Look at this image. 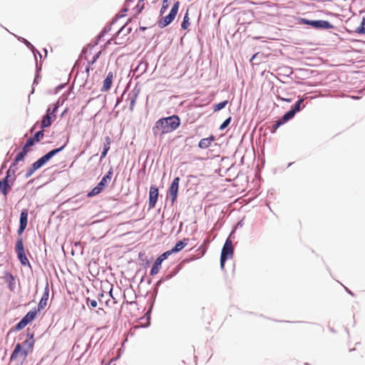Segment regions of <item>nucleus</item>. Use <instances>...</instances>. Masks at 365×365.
Returning <instances> with one entry per match:
<instances>
[{
	"label": "nucleus",
	"instance_id": "c03bdc74",
	"mask_svg": "<svg viewBox=\"0 0 365 365\" xmlns=\"http://www.w3.org/2000/svg\"><path fill=\"white\" fill-rule=\"evenodd\" d=\"M168 6H169L168 1L163 0V4H162V6H161L160 10V14L163 15L165 12V11L168 9Z\"/></svg>",
	"mask_w": 365,
	"mask_h": 365
},
{
	"label": "nucleus",
	"instance_id": "9d476101",
	"mask_svg": "<svg viewBox=\"0 0 365 365\" xmlns=\"http://www.w3.org/2000/svg\"><path fill=\"white\" fill-rule=\"evenodd\" d=\"M159 195L158 187L152 185L149 190V201H148V209L150 210L155 207Z\"/></svg>",
	"mask_w": 365,
	"mask_h": 365
},
{
	"label": "nucleus",
	"instance_id": "412c9836",
	"mask_svg": "<svg viewBox=\"0 0 365 365\" xmlns=\"http://www.w3.org/2000/svg\"><path fill=\"white\" fill-rule=\"evenodd\" d=\"M68 143V138H67L66 143L63 145H61L59 148L51 150L47 153H46V155L51 160L53 157H54L55 155H56L57 154L61 153L65 148V147L66 146Z\"/></svg>",
	"mask_w": 365,
	"mask_h": 365
},
{
	"label": "nucleus",
	"instance_id": "423d86ee",
	"mask_svg": "<svg viewBox=\"0 0 365 365\" xmlns=\"http://www.w3.org/2000/svg\"><path fill=\"white\" fill-rule=\"evenodd\" d=\"M110 181L106 178L104 176L101 181L95 186L91 191L87 193V197H92L100 194L108 185Z\"/></svg>",
	"mask_w": 365,
	"mask_h": 365
},
{
	"label": "nucleus",
	"instance_id": "4be33fe9",
	"mask_svg": "<svg viewBox=\"0 0 365 365\" xmlns=\"http://www.w3.org/2000/svg\"><path fill=\"white\" fill-rule=\"evenodd\" d=\"M289 119L284 114L280 118L276 120L272 125V132L276 131L281 125L288 122Z\"/></svg>",
	"mask_w": 365,
	"mask_h": 365
},
{
	"label": "nucleus",
	"instance_id": "5fc2aeb1",
	"mask_svg": "<svg viewBox=\"0 0 365 365\" xmlns=\"http://www.w3.org/2000/svg\"><path fill=\"white\" fill-rule=\"evenodd\" d=\"M101 52L99 51L97 53H96L93 58H92V60L91 61H89V64H93L97 60L98 58H99V56H101Z\"/></svg>",
	"mask_w": 365,
	"mask_h": 365
},
{
	"label": "nucleus",
	"instance_id": "f257e3e1",
	"mask_svg": "<svg viewBox=\"0 0 365 365\" xmlns=\"http://www.w3.org/2000/svg\"><path fill=\"white\" fill-rule=\"evenodd\" d=\"M180 118L178 115H172L158 119L152 128L154 136H163L165 134L172 133L180 125Z\"/></svg>",
	"mask_w": 365,
	"mask_h": 365
},
{
	"label": "nucleus",
	"instance_id": "4c0bfd02",
	"mask_svg": "<svg viewBox=\"0 0 365 365\" xmlns=\"http://www.w3.org/2000/svg\"><path fill=\"white\" fill-rule=\"evenodd\" d=\"M232 120V117L230 116L227 118H226L222 123L220 125L219 130H224L226 128L229 126Z\"/></svg>",
	"mask_w": 365,
	"mask_h": 365
},
{
	"label": "nucleus",
	"instance_id": "0eeeda50",
	"mask_svg": "<svg viewBox=\"0 0 365 365\" xmlns=\"http://www.w3.org/2000/svg\"><path fill=\"white\" fill-rule=\"evenodd\" d=\"M181 269V266L180 264H178L177 266H175L173 269L172 271L162 277L155 284V287H154V292L155 293V294L158 293V288L159 287L163 284L165 282L170 279L171 278H173L174 276H175L178 272Z\"/></svg>",
	"mask_w": 365,
	"mask_h": 365
},
{
	"label": "nucleus",
	"instance_id": "6ab92c4d",
	"mask_svg": "<svg viewBox=\"0 0 365 365\" xmlns=\"http://www.w3.org/2000/svg\"><path fill=\"white\" fill-rule=\"evenodd\" d=\"M34 334L30 331L29 328L27 329V339L23 342L24 346H27L29 349H33L35 340L34 339Z\"/></svg>",
	"mask_w": 365,
	"mask_h": 365
},
{
	"label": "nucleus",
	"instance_id": "2f4dec72",
	"mask_svg": "<svg viewBox=\"0 0 365 365\" xmlns=\"http://www.w3.org/2000/svg\"><path fill=\"white\" fill-rule=\"evenodd\" d=\"M17 163L13 161L11 165H10L9 168L7 170L6 174H9V175L14 177L16 176L15 173L17 170Z\"/></svg>",
	"mask_w": 365,
	"mask_h": 365
},
{
	"label": "nucleus",
	"instance_id": "0e129e2a",
	"mask_svg": "<svg viewBox=\"0 0 365 365\" xmlns=\"http://www.w3.org/2000/svg\"><path fill=\"white\" fill-rule=\"evenodd\" d=\"M0 194L4 196V184L0 182Z\"/></svg>",
	"mask_w": 365,
	"mask_h": 365
},
{
	"label": "nucleus",
	"instance_id": "aec40b11",
	"mask_svg": "<svg viewBox=\"0 0 365 365\" xmlns=\"http://www.w3.org/2000/svg\"><path fill=\"white\" fill-rule=\"evenodd\" d=\"M215 140V137L213 135H210L208 138H202L200 140L198 143V147L201 149H206L209 148L211 143Z\"/></svg>",
	"mask_w": 365,
	"mask_h": 365
},
{
	"label": "nucleus",
	"instance_id": "bb28decb",
	"mask_svg": "<svg viewBox=\"0 0 365 365\" xmlns=\"http://www.w3.org/2000/svg\"><path fill=\"white\" fill-rule=\"evenodd\" d=\"M15 252L16 254L25 252L24 246V241L22 237H19L16 240V245H15Z\"/></svg>",
	"mask_w": 365,
	"mask_h": 365
},
{
	"label": "nucleus",
	"instance_id": "c756f323",
	"mask_svg": "<svg viewBox=\"0 0 365 365\" xmlns=\"http://www.w3.org/2000/svg\"><path fill=\"white\" fill-rule=\"evenodd\" d=\"M138 93H133L132 94H129V99H130V106H129V110L130 111H133L134 109L135 103L136 102Z\"/></svg>",
	"mask_w": 365,
	"mask_h": 365
},
{
	"label": "nucleus",
	"instance_id": "338daca9",
	"mask_svg": "<svg viewBox=\"0 0 365 365\" xmlns=\"http://www.w3.org/2000/svg\"><path fill=\"white\" fill-rule=\"evenodd\" d=\"M91 64H89V63H88V64L86 66V69H85V71H86V73H87V75H88V74H89V71H90V68H91Z\"/></svg>",
	"mask_w": 365,
	"mask_h": 365
},
{
	"label": "nucleus",
	"instance_id": "7c9ffc66",
	"mask_svg": "<svg viewBox=\"0 0 365 365\" xmlns=\"http://www.w3.org/2000/svg\"><path fill=\"white\" fill-rule=\"evenodd\" d=\"M355 32L358 34H365V17L362 18L360 25L355 29Z\"/></svg>",
	"mask_w": 365,
	"mask_h": 365
},
{
	"label": "nucleus",
	"instance_id": "6e6552de",
	"mask_svg": "<svg viewBox=\"0 0 365 365\" xmlns=\"http://www.w3.org/2000/svg\"><path fill=\"white\" fill-rule=\"evenodd\" d=\"M180 180V179L179 177H175L173 180V181L169 187V194L170 196L172 204H173L177 200L178 195Z\"/></svg>",
	"mask_w": 365,
	"mask_h": 365
},
{
	"label": "nucleus",
	"instance_id": "20e7f679",
	"mask_svg": "<svg viewBox=\"0 0 365 365\" xmlns=\"http://www.w3.org/2000/svg\"><path fill=\"white\" fill-rule=\"evenodd\" d=\"M33 350V349H29L27 346H24V344H19L18 343L11 355V361L14 360H20V361H25L27 358L29 352H31Z\"/></svg>",
	"mask_w": 365,
	"mask_h": 365
},
{
	"label": "nucleus",
	"instance_id": "72a5a7b5",
	"mask_svg": "<svg viewBox=\"0 0 365 365\" xmlns=\"http://www.w3.org/2000/svg\"><path fill=\"white\" fill-rule=\"evenodd\" d=\"M44 135V130L43 129H41V130L36 131L33 136V139L36 142L38 143L41 141V140L43 138Z\"/></svg>",
	"mask_w": 365,
	"mask_h": 365
},
{
	"label": "nucleus",
	"instance_id": "c9c22d12",
	"mask_svg": "<svg viewBox=\"0 0 365 365\" xmlns=\"http://www.w3.org/2000/svg\"><path fill=\"white\" fill-rule=\"evenodd\" d=\"M16 180V176H14L11 180V183L4 184V196L6 197L9 192H10L11 187L14 185V181Z\"/></svg>",
	"mask_w": 365,
	"mask_h": 365
},
{
	"label": "nucleus",
	"instance_id": "c85d7f7f",
	"mask_svg": "<svg viewBox=\"0 0 365 365\" xmlns=\"http://www.w3.org/2000/svg\"><path fill=\"white\" fill-rule=\"evenodd\" d=\"M38 313H39V312L36 310V307H34L29 312H27V314L23 318H21V319H34Z\"/></svg>",
	"mask_w": 365,
	"mask_h": 365
},
{
	"label": "nucleus",
	"instance_id": "f704fd0d",
	"mask_svg": "<svg viewBox=\"0 0 365 365\" xmlns=\"http://www.w3.org/2000/svg\"><path fill=\"white\" fill-rule=\"evenodd\" d=\"M144 5V1L140 2V0L138 1L137 5L133 8V10L135 11L134 16H136L143 11Z\"/></svg>",
	"mask_w": 365,
	"mask_h": 365
},
{
	"label": "nucleus",
	"instance_id": "3c124183",
	"mask_svg": "<svg viewBox=\"0 0 365 365\" xmlns=\"http://www.w3.org/2000/svg\"><path fill=\"white\" fill-rule=\"evenodd\" d=\"M35 172H36V170H34V168H33L31 166H30V167L27 169V170H26V173H25V178H30V177H31V175H32Z\"/></svg>",
	"mask_w": 365,
	"mask_h": 365
},
{
	"label": "nucleus",
	"instance_id": "9b49d317",
	"mask_svg": "<svg viewBox=\"0 0 365 365\" xmlns=\"http://www.w3.org/2000/svg\"><path fill=\"white\" fill-rule=\"evenodd\" d=\"M125 16V14H118L116 15L112 20V21L109 24H107L103 29V30L101 31V33L98 35V36L96 37V41L95 42V45H97L98 44V42L106 34H108L110 30H111V26L113 24H115L117 22V21Z\"/></svg>",
	"mask_w": 365,
	"mask_h": 365
},
{
	"label": "nucleus",
	"instance_id": "2eb2a0df",
	"mask_svg": "<svg viewBox=\"0 0 365 365\" xmlns=\"http://www.w3.org/2000/svg\"><path fill=\"white\" fill-rule=\"evenodd\" d=\"M56 118H53L51 113H50V108H48L46 112V115L43 117L41 122V128L44 129L51 125L52 122Z\"/></svg>",
	"mask_w": 365,
	"mask_h": 365
},
{
	"label": "nucleus",
	"instance_id": "7ed1b4c3",
	"mask_svg": "<svg viewBox=\"0 0 365 365\" xmlns=\"http://www.w3.org/2000/svg\"><path fill=\"white\" fill-rule=\"evenodd\" d=\"M233 254H234V250L232 247V242L230 239V237L229 236L226 239L225 244L222 247V251H221L220 263V268L222 270L225 269V265L226 261L229 258H232L233 256Z\"/></svg>",
	"mask_w": 365,
	"mask_h": 365
},
{
	"label": "nucleus",
	"instance_id": "f8f14e48",
	"mask_svg": "<svg viewBox=\"0 0 365 365\" xmlns=\"http://www.w3.org/2000/svg\"><path fill=\"white\" fill-rule=\"evenodd\" d=\"M306 98H302L300 99H299L295 103L294 105H293L292 106V108H290V110H289L288 111H287L284 115L289 119H292L294 115H296V113L299 111L301 110L302 109V107H301V105L302 103L304 102V101L305 100Z\"/></svg>",
	"mask_w": 365,
	"mask_h": 365
},
{
	"label": "nucleus",
	"instance_id": "b1692460",
	"mask_svg": "<svg viewBox=\"0 0 365 365\" xmlns=\"http://www.w3.org/2000/svg\"><path fill=\"white\" fill-rule=\"evenodd\" d=\"M16 255H17V258L19 260V262L22 266H28L30 268L31 267V264L26 255L25 252H20Z\"/></svg>",
	"mask_w": 365,
	"mask_h": 365
},
{
	"label": "nucleus",
	"instance_id": "6e6d98bb",
	"mask_svg": "<svg viewBox=\"0 0 365 365\" xmlns=\"http://www.w3.org/2000/svg\"><path fill=\"white\" fill-rule=\"evenodd\" d=\"M27 226L26 225H19V228H18V230H17V234L19 235H21L24 232V230H26Z\"/></svg>",
	"mask_w": 365,
	"mask_h": 365
},
{
	"label": "nucleus",
	"instance_id": "f03ea898",
	"mask_svg": "<svg viewBox=\"0 0 365 365\" xmlns=\"http://www.w3.org/2000/svg\"><path fill=\"white\" fill-rule=\"evenodd\" d=\"M179 7L180 1L178 0H175L169 14L167 16H163L158 19V27L160 29H163L170 25L175 19L178 12Z\"/></svg>",
	"mask_w": 365,
	"mask_h": 365
},
{
	"label": "nucleus",
	"instance_id": "e2e57ef3",
	"mask_svg": "<svg viewBox=\"0 0 365 365\" xmlns=\"http://www.w3.org/2000/svg\"><path fill=\"white\" fill-rule=\"evenodd\" d=\"M29 146H26V143L24 145V146L22 147L21 151H24V153L27 154L29 151Z\"/></svg>",
	"mask_w": 365,
	"mask_h": 365
},
{
	"label": "nucleus",
	"instance_id": "4468645a",
	"mask_svg": "<svg viewBox=\"0 0 365 365\" xmlns=\"http://www.w3.org/2000/svg\"><path fill=\"white\" fill-rule=\"evenodd\" d=\"M188 242H189V239L188 238H184L182 240L178 241L175 243V246L172 249L166 251V253H168V255L170 256V255H171L173 253L179 252L184 247H185L187 246V245L188 244Z\"/></svg>",
	"mask_w": 365,
	"mask_h": 365
},
{
	"label": "nucleus",
	"instance_id": "de8ad7c7",
	"mask_svg": "<svg viewBox=\"0 0 365 365\" xmlns=\"http://www.w3.org/2000/svg\"><path fill=\"white\" fill-rule=\"evenodd\" d=\"M113 175V167L111 166V167L110 168V169L108 170V171L105 174L104 177H105L106 178H108V180L109 181H110V180H111V179H112Z\"/></svg>",
	"mask_w": 365,
	"mask_h": 365
},
{
	"label": "nucleus",
	"instance_id": "cd10ccee",
	"mask_svg": "<svg viewBox=\"0 0 365 365\" xmlns=\"http://www.w3.org/2000/svg\"><path fill=\"white\" fill-rule=\"evenodd\" d=\"M190 24V23L189 14H188V10H187L186 13L184 15L182 22L181 24L182 29H183V30L187 29Z\"/></svg>",
	"mask_w": 365,
	"mask_h": 365
},
{
	"label": "nucleus",
	"instance_id": "5701e85b",
	"mask_svg": "<svg viewBox=\"0 0 365 365\" xmlns=\"http://www.w3.org/2000/svg\"><path fill=\"white\" fill-rule=\"evenodd\" d=\"M110 139L108 136H107L105 138L103 149L101 154L100 160H102L104 158H106L108 150H110Z\"/></svg>",
	"mask_w": 365,
	"mask_h": 365
},
{
	"label": "nucleus",
	"instance_id": "ddd939ff",
	"mask_svg": "<svg viewBox=\"0 0 365 365\" xmlns=\"http://www.w3.org/2000/svg\"><path fill=\"white\" fill-rule=\"evenodd\" d=\"M2 278L7 284L8 289L11 292H14L16 289V278L13 274L9 271H5Z\"/></svg>",
	"mask_w": 365,
	"mask_h": 365
},
{
	"label": "nucleus",
	"instance_id": "f3484780",
	"mask_svg": "<svg viewBox=\"0 0 365 365\" xmlns=\"http://www.w3.org/2000/svg\"><path fill=\"white\" fill-rule=\"evenodd\" d=\"M113 72L112 71L108 72L106 78L103 81V84L101 89V92H106L110 88V87L112 86V83H113Z\"/></svg>",
	"mask_w": 365,
	"mask_h": 365
},
{
	"label": "nucleus",
	"instance_id": "a18cd8bd",
	"mask_svg": "<svg viewBox=\"0 0 365 365\" xmlns=\"http://www.w3.org/2000/svg\"><path fill=\"white\" fill-rule=\"evenodd\" d=\"M46 304H47V301L41 299L38 304L37 307H36V310L40 312L41 309H43L46 307Z\"/></svg>",
	"mask_w": 365,
	"mask_h": 365
},
{
	"label": "nucleus",
	"instance_id": "39448f33",
	"mask_svg": "<svg viewBox=\"0 0 365 365\" xmlns=\"http://www.w3.org/2000/svg\"><path fill=\"white\" fill-rule=\"evenodd\" d=\"M300 22L303 24L310 26L317 30H326L333 29L334 26L327 20H311L302 18Z\"/></svg>",
	"mask_w": 365,
	"mask_h": 365
},
{
	"label": "nucleus",
	"instance_id": "393cba45",
	"mask_svg": "<svg viewBox=\"0 0 365 365\" xmlns=\"http://www.w3.org/2000/svg\"><path fill=\"white\" fill-rule=\"evenodd\" d=\"M130 21H131L130 19H128V22L125 23L123 26H122L121 28L118 31V32L115 34V36L108 41L107 44L110 43L111 41H113L118 36H119L120 34L122 33L125 29H126V33L125 34V35L130 34L132 31V28L131 27L126 28V26H127L128 23Z\"/></svg>",
	"mask_w": 365,
	"mask_h": 365
},
{
	"label": "nucleus",
	"instance_id": "8fccbe9b",
	"mask_svg": "<svg viewBox=\"0 0 365 365\" xmlns=\"http://www.w3.org/2000/svg\"><path fill=\"white\" fill-rule=\"evenodd\" d=\"M244 225V218L242 219L241 220H240L237 225L233 227L230 235V237L235 232V230L238 227H242V226Z\"/></svg>",
	"mask_w": 365,
	"mask_h": 365
},
{
	"label": "nucleus",
	"instance_id": "1a4fd4ad",
	"mask_svg": "<svg viewBox=\"0 0 365 365\" xmlns=\"http://www.w3.org/2000/svg\"><path fill=\"white\" fill-rule=\"evenodd\" d=\"M168 253H166V252H165L155 259L150 271V274L151 276L155 275L159 272L162 262L166 259H168Z\"/></svg>",
	"mask_w": 365,
	"mask_h": 365
},
{
	"label": "nucleus",
	"instance_id": "dca6fc26",
	"mask_svg": "<svg viewBox=\"0 0 365 365\" xmlns=\"http://www.w3.org/2000/svg\"><path fill=\"white\" fill-rule=\"evenodd\" d=\"M148 68V63L146 61H141L136 68L133 70V74L137 73V77L145 73Z\"/></svg>",
	"mask_w": 365,
	"mask_h": 365
},
{
	"label": "nucleus",
	"instance_id": "a19ab883",
	"mask_svg": "<svg viewBox=\"0 0 365 365\" xmlns=\"http://www.w3.org/2000/svg\"><path fill=\"white\" fill-rule=\"evenodd\" d=\"M59 106H60L59 101H57V102L53 105V107L52 110L50 108V113H51V115H53V118H56V113L57 112L58 108H59Z\"/></svg>",
	"mask_w": 365,
	"mask_h": 365
},
{
	"label": "nucleus",
	"instance_id": "49530a36",
	"mask_svg": "<svg viewBox=\"0 0 365 365\" xmlns=\"http://www.w3.org/2000/svg\"><path fill=\"white\" fill-rule=\"evenodd\" d=\"M13 177L9 175V174H6L5 177L0 180V182L3 184H9L11 183V180Z\"/></svg>",
	"mask_w": 365,
	"mask_h": 365
},
{
	"label": "nucleus",
	"instance_id": "09e8293b",
	"mask_svg": "<svg viewBox=\"0 0 365 365\" xmlns=\"http://www.w3.org/2000/svg\"><path fill=\"white\" fill-rule=\"evenodd\" d=\"M113 175V167L111 166V167L110 168V169L108 170V171L105 174L104 177H105L106 178H108V180L109 181H110V180H111V179H112Z\"/></svg>",
	"mask_w": 365,
	"mask_h": 365
},
{
	"label": "nucleus",
	"instance_id": "58836bf2",
	"mask_svg": "<svg viewBox=\"0 0 365 365\" xmlns=\"http://www.w3.org/2000/svg\"><path fill=\"white\" fill-rule=\"evenodd\" d=\"M86 303L89 308H95L98 305V302L96 300L91 299L89 297L86 298Z\"/></svg>",
	"mask_w": 365,
	"mask_h": 365
},
{
	"label": "nucleus",
	"instance_id": "a211bd4d",
	"mask_svg": "<svg viewBox=\"0 0 365 365\" xmlns=\"http://www.w3.org/2000/svg\"><path fill=\"white\" fill-rule=\"evenodd\" d=\"M18 39L24 43L26 47L32 51L35 58H36V55H38L40 58H42L41 53L28 40L23 37H18Z\"/></svg>",
	"mask_w": 365,
	"mask_h": 365
},
{
	"label": "nucleus",
	"instance_id": "ea45409f",
	"mask_svg": "<svg viewBox=\"0 0 365 365\" xmlns=\"http://www.w3.org/2000/svg\"><path fill=\"white\" fill-rule=\"evenodd\" d=\"M48 296H49V286H48V283L47 282L44 287V291H43V293L41 299H44L48 302Z\"/></svg>",
	"mask_w": 365,
	"mask_h": 365
},
{
	"label": "nucleus",
	"instance_id": "864d4df0",
	"mask_svg": "<svg viewBox=\"0 0 365 365\" xmlns=\"http://www.w3.org/2000/svg\"><path fill=\"white\" fill-rule=\"evenodd\" d=\"M36 143V142L33 139V138L31 136L26 141V146L32 147Z\"/></svg>",
	"mask_w": 365,
	"mask_h": 365
},
{
	"label": "nucleus",
	"instance_id": "e433bc0d",
	"mask_svg": "<svg viewBox=\"0 0 365 365\" xmlns=\"http://www.w3.org/2000/svg\"><path fill=\"white\" fill-rule=\"evenodd\" d=\"M27 154L24 153V151H20L15 156L14 162L18 164L19 161H23Z\"/></svg>",
	"mask_w": 365,
	"mask_h": 365
},
{
	"label": "nucleus",
	"instance_id": "473e14b6",
	"mask_svg": "<svg viewBox=\"0 0 365 365\" xmlns=\"http://www.w3.org/2000/svg\"><path fill=\"white\" fill-rule=\"evenodd\" d=\"M227 103H228V101L225 100L223 101H221L218 103L215 104L213 106L214 112H217V111H219V110L223 109L224 108H225V106L227 105Z\"/></svg>",
	"mask_w": 365,
	"mask_h": 365
},
{
	"label": "nucleus",
	"instance_id": "13d9d810",
	"mask_svg": "<svg viewBox=\"0 0 365 365\" xmlns=\"http://www.w3.org/2000/svg\"><path fill=\"white\" fill-rule=\"evenodd\" d=\"M34 170H35L36 171L38 169H40L41 168V163H39L38 162V160L35 161L34 163H32V165H31Z\"/></svg>",
	"mask_w": 365,
	"mask_h": 365
},
{
	"label": "nucleus",
	"instance_id": "37998d69",
	"mask_svg": "<svg viewBox=\"0 0 365 365\" xmlns=\"http://www.w3.org/2000/svg\"><path fill=\"white\" fill-rule=\"evenodd\" d=\"M30 321H20L15 327V330L19 331L24 328Z\"/></svg>",
	"mask_w": 365,
	"mask_h": 365
},
{
	"label": "nucleus",
	"instance_id": "69168bd1",
	"mask_svg": "<svg viewBox=\"0 0 365 365\" xmlns=\"http://www.w3.org/2000/svg\"><path fill=\"white\" fill-rule=\"evenodd\" d=\"M279 99L282 101H285V102H288V103H290L292 101V98H282V97H280Z\"/></svg>",
	"mask_w": 365,
	"mask_h": 365
},
{
	"label": "nucleus",
	"instance_id": "bf43d9fd",
	"mask_svg": "<svg viewBox=\"0 0 365 365\" xmlns=\"http://www.w3.org/2000/svg\"><path fill=\"white\" fill-rule=\"evenodd\" d=\"M36 61V74H39L40 71L41 70V66L38 64L37 58H35Z\"/></svg>",
	"mask_w": 365,
	"mask_h": 365
},
{
	"label": "nucleus",
	"instance_id": "680f3d73",
	"mask_svg": "<svg viewBox=\"0 0 365 365\" xmlns=\"http://www.w3.org/2000/svg\"><path fill=\"white\" fill-rule=\"evenodd\" d=\"M138 258L140 260L144 261L146 259V256H145V253L139 252Z\"/></svg>",
	"mask_w": 365,
	"mask_h": 365
},
{
	"label": "nucleus",
	"instance_id": "052dcab7",
	"mask_svg": "<svg viewBox=\"0 0 365 365\" xmlns=\"http://www.w3.org/2000/svg\"><path fill=\"white\" fill-rule=\"evenodd\" d=\"M138 319H150V314L149 312H146L144 316L138 318Z\"/></svg>",
	"mask_w": 365,
	"mask_h": 365
},
{
	"label": "nucleus",
	"instance_id": "79ce46f5",
	"mask_svg": "<svg viewBox=\"0 0 365 365\" xmlns=\"http://www.w3.org/2000/svg\"><path fill=\"white\" fill-rule=\"evenodd\" d=\"M37 160L39 163H41V166L43 167L44 165H46L50 160V159L45 154L43 156H41V158H39Z\"/></svg>",
	"mask_w": 365,
	"mask_h": 365
},
{
	"label": "nucleus",
	"instance_id": "a878e982",
	"mask_svg": "<svg viewBox=\"0 0 365 365\" xmlns=\"http://www.w3.org/2000/svg\"><path fill=\"white\" fill-rule=\"evenodd\" d=\"M28 210L27 209H23L21 211L20 217H19V224L22 225L27 226L28 224Z\"/></svg>",
	"mask_w": 365,
	"mask_h": 365
},
{
	"label": "nucleus",
	"instance_id": "4d7b16f0",
	"mask_svg": "<svg viewBox=\"0 0 365 365\" xmlns=\"http://www.w3.org/2000/svg\"><path fill=\"white\" fill-rule=\"evenodd\" d=\"M36 78H40V75L39 74H36L35 75V78H34V82H33L32 89H31V94L34 93V85L38 83V81L36 80Z\"/></svg>",
	"mask_w": 365,
	"mask_h": 365
},
{
	"label": "nucleus",
	"instance_id": "774afa93",
	"mask_svg": "<svg viewBox=\"0 0 365 365\" xmlns=\"http://www.w3.org/2000/svg\"><path fill=\"white\" fill-rule=\"evenodd\" d=\"M128 11V5L127 4H125V6L123 7V10H122V12L123 13H125Z\"/></svg>",
	"mask_w": 365,
	"mask_h": 365
},
{
	"label": "nucleus",
	"instance_id": "603ef678",
	"mask_svg": "<svg viewBox=\"0 0 365 365\" xmlns=\"http://www.w3.org/2000/svg\"><path fill=\"white\" fill-rule=\"evenodd\" d=\"M35 172H36V170H34V168H33L31 166H30V167L27 169V170H26V173H25V178H30V177H31V175H32Z\"/></svg>",
	"mask_w": 365,
	"mask_h": 365
}]
</instances>
